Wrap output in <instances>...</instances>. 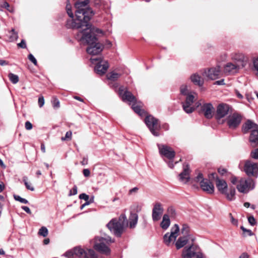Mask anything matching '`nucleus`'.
<instances>
[{"label":"nucleus","mask_w":258,"mask_h":258,"mask_svg":"<svg viewBox=\"0 0 258 258\" xmlns=\"http://www.w3.org/2000/svg\"><path fill=\"white\" fill-rule=\"evenodd\" d=\"M177 162L178 161H176L174 163L172 159L169 160V161L167 162V164L169 167H170V168H173L174 166V164H176Z\"/></svg>","instance_id":"obj_52"},{"label":"nucleus","mask_w":258,"mask_h":258,"mask_svg":"<svg viewBox=\"0 0 258 258\" xmlns=\"http://www.w3.org/2000/svg\"><path fill=\"white\" fill-rule=\"evenodd\" d=\"M114 242V240L109 236L105 235L104 237L97 236L95 238L93 247L98 252L107 255L110 253V249L106 244Z\"/></svg>","instance_id":"obj_4"},{"label":"nucleus","mask_w":258,"mask_h":258,"mask_svg":"<svg viewBox=\"0 0 258 258\" xmlns=\"http://www.w3.org/2000/svg\"><path fill=\"white\" fill-rule=\"evenodd\" d=\"M52 105L54 108H58L59 107V101L56 98H53Z\"/></svg>","instance_id":"obj_47"},{"label":"nucleus","mask_w":258,"mask_h":258,"mask_svg":"<svg viewBox=\"0 0 258 258\" xmlns=\"http://www.w3.org/2000/svg\"><path fill=\"white\" fill-rule=\"evenodd\" d=\"M201 188L208 194H212L214 192V186L212 182L207 179H203L200 181Z\"/></svg>","instance_id":"obj_19"},{"label":"nucleus","mask_w":258,"mask_h":258,"mask_svg":"<svg viewBox=\"0 0 258 258\" xmlns=\"http://www.w3.org/2000/svg\"><path fill=\"white\" fill-rule=\"evenodd\" d=\"M4 8L6 9L11 13H13L14 11V9L13 8L10 9V5L8 3L6 5V6Z\"/></svg>","instance_id":"obj_60"},{"label":"nucleus","mask_w":258,"mask_h":258,"mask_svg":"<svg viewBox=\"0 0 258 258\" xmlns=\"http://www.w3.org/2000/svg\"><path fill=\"white\" fill-rule=\"evenodd\" d=\"M191 82L195 85L201 86L204 83L203 79L198 74H192L190 76Z\"/></svg>","instance_id":"obj_26"},{"label":"nucleus","mask_w":258,"mask_h":258,"mask_svg":"<svg viewBox=\"0 0 258 258\" xmlns=\"http://www.w3.org/2000/svg\"><path fill=\"white\" fill-rule=\"evenodd\" d=\"M248 221L249 223L251 226H254V225H255L256 224L255 219V218H254V217L253 216H251L248 217Z\"/></svg>","instance_id":"obj_44"},{"label":"nucleus","mask_w":258,"mask_h":258,"mask_svg":"<svg viewBox=\"0 0 258 258\" xmlns=\"http://www.w3.org/2000/svg\"><path fill=\"white\" fill-rule=\"evenodd\" d=\"M164 209L160 203H156L152 209V217L154 221H159L163 213Z\"/></svg>","instance_id":"obj_15"},{"label":"nucleus","mask_w":258,"mask_h":258,"mask_svg":"<svg viewBox=\"0 0 258 258\" xmlns=\"http://www.w3.org/2000/svg\"><path fill=\"white\" fill-rule=\"evenodd\" d=\"M244 170L248 176L256 177L258 174V164L247 160L244 164Z\"/></svg>","instance_id":"obj_13"},{"label":"nucleus","mask_w":258,"mask_h":258,"mask_svg":"<svg viewBox=\"0 0 258 258\" xmlns=\"http://www.w3.org/2000/svg\"><path fill=\"white\" fill-rule=\"evenodd\" d=\"M23 181L26 187V188L31 190L33 191L34 190V188L33 186H32L31 184L28 182V178L27 177H24L23 178Z\"/></svg>","instance_id":"obj_34"},{"label":"nucleus","mask_w":258,"mask_h":258,"mask_svg":"<svg viewBox=\"0 0 258 258\" xmlns=\"http://www.w3.org/2000/svg\"><path fill=\"white\" fill-rule=\"evenodd\" d=\"M79 198L80 199L84 200L86 202L88 201L89 200V197L86 194L83 193L79 195Z\"/></svg>","instance_id":"obj_46"},{"label":"nucleus","mask_w":258,"mask_h":258,"mask_svg":"<svg viewBox=\"0 0 258 258\" xmlns=\"http://www.w3.org/2000/svg\"><path fill=\"white\" fill-rule=\"evenodd\" d=\"M180 90L181 94L185 96L187 95L190 94V93H191V92H190L188 89V86L185 84L181 86Z\"/></svg>","instance_id":"obj_31"},{"label":"nucleus","mask_w":258,"mask_h":258,"mask_svg":"<svg viewBox=\"0 0 258 258\" xmlns=\"http://www.w3.org/2000/svg\"><path fill=\"white\" fill-rule=\"evenodd\" d=\"M241 229L244 232H247L249 236H251V235H252V231L250 230L246 229L243 226H241Z\"/></svg>","instance_id":"obj_54"},{"label":"nucleus","mask_w":258,"mask_h":258,"mask_svg":"<svg viewBox=\"0 0 258 258\" xmlns=\"http://www.w3.org/2000/svg\"><path fill=\"white\" fill-rule=\"evenodd\" d=\"M235 188L233 186H230L229 189V191L227 190L226 193H224V195L226 196L227 200L229 201H233L235 199Z\"/></svg>","instance_id":"obj_28"},{"label":"nucleus","mask_w":258,"mask_h":258,"mask_svg":"<svg viewBox=\"0 0 258 258\" xmlns=\"http://www.w3.org/2000/svg\"><path fill=\"white\" fill-rule=\"evenodd\" d=\"M18 38V33L14 29H12L10 32L9 39L10 41L16 40Z\"/></svg>","instance_id":"obj_32"},{"label":"nucleus","mask_w":258,"mask_h":258,"mask_svg":"<svg viewBox=\"0 0 258 258\" xmlns=\"http://www.w3.org/2000/svg\"><path fill=\"white\" fill-rule=\"evenodd\" d=\"M201 253L199 247L191 243L190 246L185 247L182 252V258H194Z\"/></svg>","instance_id":"obj_9"},{"label":"nucleus","mask_w":258,"mask_h":258,"mask_svg":"<svg viewBox=\"0 0 258 258\" xmlns=\"http://www.w3.org/2000/svg\"><path fill=\"white\" fill-rule=\"evenodd\" d=\"M138 220V215L137 213L131 212L129 217V226L131 228H134L136 227Z\"/></svg>","instance_id":"obj_25"},{"label":"nucleus","mask_w":258,"mask_h":258,"mask_svg":"<svg viewBox=\"0 0 258 258\" xmlns=\"http://www.w3.org/2000/svg\"><path fill=\"white\" fill-rule=\"evenodd\" d=\"M229 216L230 217V221L234 225L237 226L238 225V221L237 220L234 218V217L232 216V214L231 213L229 214Z\"/></svg>","instance_id":"obj_48"},{"label":"nucleus","mask_w":258,"mask_h":258,"mask_svg":"<svg viewBox=\"0 0 258 258\" xmlns=\"http://www.w3.org/2000/svg\"><path fill=\"white\" fill-rule=\"evenodd\" d=\"M190 169L188 165H183V171L179 174V180L182 183H186L190 179Z\"/></svg>","instance_id":"obj_21"},{"label":"nucleus","mask_w":258,"mask_h":258,"mask_svg":"<svg viewBox=\"0 0 258 258\" xmlns=\"http://www.w3.org/2000/svg\"><path fill=\"white\" fill-rule=\"evenodd\" d=\"M18 46L22 48H26L27 46L26 42L24 40H22L21 42L18 44Z\"/></svg>","instance_id":"obj_51"},{"label":"nucleus","mask_w":258,"mask_h":258,"mask_svg":"<svg viewBox=\"0 0 258 258\" xmlns=\"http://www.w3.org/2000/svg\"><path fill=\"white\" fill-rule=\"evenodd\" d=\"M253 68V70L255 72V75L258 77V57H254L252 59Z\"/></svg>","instance_id":"obj_35"},{"label":"nucleus","mask_w":258,"mask_h":258,"mask_svg":"<svg viewBox=\"0 0 258 258\" xmlns=\"http://www.w3.org/2000/svg\"><path fill=\"white\" fill-rule=\"evenodd\" d=\"M72 133L71 131H70L66 133L64 137H62L61 138V140L62 141H71L72 140Z\"/></svg>","instance_id":"obj_38"},{"label":"nucleus","mask_w":258,"mask_h":258,"mask_svg":"<svg viewBox=\"0 0 258 258\" xmlns=\"http://www.w3.org/2000/svg\"><path fill=\"white\" fill-rule=\"evenodd\" d=\"M28 59L33 63L35 66H36L37 64V62L36 59L34 57V56L32 54H29L28 56Z\"/></svg>","instance_id":"obj_45"},{"label":"nucleus","mask_w":258,"mask_h":258,"mask_svg":"<svg viewBox=\"0 0 258 258\" xmlns=\"http://www.w3.org/2000/svg\"><path fill=\"white\" fill-rule=\"evenodd\" d=\"M71 8H72L70 4L69 3V1L68 0L67 6H66L67 12L70 18H73L74 15L72 11Z\"/></svg>","instance_id":"obj_39"},{"label":"nucleus","mask_w":258,"mask_h":258,"mask_svg":"<svg viewBox=\"0 0 258 258\" xmlns=\"http://www.w3.org/2000/svg\"><path fill=\"white\" fill-rule=\"evenodd\" d=\"M216 185L218 190L221 194H224L226 193L228 189V185L225 180L217 178Z\"/></svg>","instance_id":"obj_22"},{"label":"nucleus","mask_w":258,"mask_h":258,"mask_svg":"<svg viewBox=\"0 0 258 258\" xmlns=\"http://www.w3.org/2000/svg\"><path fill=\"white\" fill-rule=\"evenodd\" d=\"M120 76L121 75L120 74L114 72H111L107 74L106 75L107 78L108 80L112 81L117 80Z\"/></svg>","instance_id":"obj_29"},{"label":"nucleus","mask_w":258,"mask_h":258,"mask_svg":"<svg viewBox=\"0 0 258 258\" xmlns=\"http://www.w3.org/2000/svg\"><path fill=\"white\" fill-rule=\"evenodd\" d=\"M230 181L233 184H238L237 178L236 176H232L231 178Z\"/></svg>","instance_id":"obj_56"},{"label":"nucleus","mask_w":258,"mask_h":258,"mask_svg":"<svg viewBox=\"0 0 258 258\" xmlns=\"http://www.w3.org/2000/svg\"><path fill=\"white\" fill-rule=\"evenodd\" d=\"M226 170L224 168H219L218 169V172L221 174L224 175L225 173H226Z\"/></svg>","instance_id":"obj_61"},{"label":"nucleus","mask_w":258,"mask_h":258,"mask_svg":"<svg viewBox=\"0 0 258 258\" xmlns=\"http://www.w3.org/2000/svg\"><path fill=\"white\" fill-rule=\"evenodd\" d=\"M241 120L242 116L240 114L234 113L228 117L226 122L229 128L233 130L239 125Z\"/></svg>","instance_id":"obj_12"},{"label":"nucleus","mask_w":258,"mask_h":258,"mask_svg":"<svg viewBox=\"0 0 258 258\" xmlns=\"http://www.w3.org/2000/svg\"><path fill=\"white\" fill-rule=\"evenodd\" d=\"M214 108L213 105L210 103H205L202 106V111L207 118H211L214 114Z\"/></svg>","instance_id":"obj_20"},{"label":"nucleus","mask_w":258,"mask_h":258,"mask_svg":"<svg viewBox=\"0 0 258 258\" xmlns=\"http://www.w3.org/2000/svg\"><path fill=\"white\" fill-rule=\"evenodd\" d=\"M14 199L16 201H19V202H20L21 203H23V204H28L29 203L28 200H27L25 199L21 198L20 196H19L18 195H14Z\"/></svg>","instance_id":"obj_40"},{"label":"nucleus","mask_w":258,"mask_h":258,"mask_svg":"<svg viewBox=\"0 0 258 258\" xmlns=\"http://www.w3.org/2000/svg\"><path fill=\"white\" fill-rule=\"evenodd\" d=\"M160 154L169 160H172L175 157V153L172 148L165 145L157 144Z\"/></svg>","instance_id":"obj_11"},{"label":"nucleus","mask_w":258,"mask_h":258,"mask_svg":"<svg viewBox=\"0 0 258 258\" xmlns=\"http://www.w3.org/2000/svg\"><path fill=\"white\" fill-rule=\"evenodd\" d=\"M83 174L85 177H89L90 175V171L88 169H84L83 171Z\"/></svg>","instance_id":"obj_55"},{"label":"nucleus","mask_w":258,"mask_h":258,"mask_svg":"<svg viewBox=\"0 0 258 258\" xmlns=\"http://www.w3.org/2000/svg\"><path fill=\"white\" fill-rule=\"evenodd\" d=\"M179 232V227L177 224H175L171 229L170 232L166 233L164 237V242L167 245H169L172 241H175L178 235Z\"/></svg>","instance_id":"obj_10"},{"label":"nucleus","mask_w":258,"mask_h":258,"mask_svg":"<svg viewBox=\"0 0 258 258\" xmlns=\"http://www.w3.org/2000/svg\"><path fill=\"white\" fill-rule=\"evenodd\" d=\"M44 104V99L43 96L39 97L38 99V104L40 107H42Z\"/></svg>","instance_id":"obj_49"},{"label":"nucleus","mask_w":258,"mask_h":258,"mask_svg":"<svg viewBox=\"0 0 258 258\" xmlns=\"http://www.w3.org/2000/svg\"><path fill=\"white\" fill-rule=\"evenodd\" d=\"M230 109L229 106L227 104L221 103L217 107L216 118L220 119L224 117L228 114Z\"/></svg>","instance_id":"obj_17"},{"label":"nucleus","mask_w":258,"mask_h":258,"mask_svg":"<svg viewBox=\"0 0 258 258\" xmlns=\"http://www.w3.org/2000/svg\"><path fill=\"white\" fill-rule=\"evenodd\" d=\"M88 163V159L87 158L84 157L83 158L82 161H81V164L83 165H86Z\"/></svg>","instance_id":"obj_63"},{"label":"nucleus","mask_w":258,"mask_h":258,"mask_svg":"<svg viewBox=\"0 0 258 258\" xmlns=\"http://www.w3.org/2000/svg\"><path fill=\"white\" fill-rule=\"evenodd\" d=\"M38 233L39 235L45 237L48 234V230L45 227H42L39 229Z\"/></svg>","instance_id":"obj_41"},{"label":"nucleus","mask_w":258,"mask_h":258,"mask_svg":"<svg viewBox=\"0 0 258 258\" xmlns=\"http://www.w3.org/2000/svg\"><path fill=\"white\" fill-rule=\"evenodd\" d=\"M236 188L239 192L246 194L254 188V183L250 178H241L239 180Z\"/></svg>","instance_id":"obj_6"},{"label":"nucleus","mask_w":258,"mask_h":258,"mask_svg":"<svg viewBox=\"0 0 258 258\" xmlns=\"http://www.w3.org/2000/svg\"><path fill=\"white\" fill-rule=\"evenodd\" d=\"M237 66L231 62L227 63L224 67V71L226 74L236 73Z\"/></svg>","instance_id":"obj_24"},{"label":"nucleus","mask_w":258,"mask_h":258,"mask_svg":"<svg viewBox=\"0 0 258 258\" xmlns=\"http://www.w3.org/2000/svg\"><path fill=\"white\" fill-rule=\"evenodd\" d=\"M170 224V221L169 216L167 214H164L163 216L162 220L160 223V226L164 230L167 229Z\"/></svg>","instance_id":"obj_27"},{"label":"nucleus","mask_w":258,"mask_h":258,"mask_svg":"<svg viewBox=\"0 0 258 258\" xmlns=\"http://www.w3.org/2000/svg\"><path fill=\"white\" fill-rule=\"evenodd\" d=\"M90 61L92 63H95V71L98 74H104L109 68L107 61L103 59L101 57L91 58Z\"/></svg>","instance_id":"obj_7"},{"label":"nucleus","mask_w":258,"mask_h":258,"mask_svg":"<svg viewBox=\"0 0 258 258\" xmlns=\"http://www.w3.org/2000/svg\"><path fill=\"white\" fill-rule=\"evenodd\" d=\"M251 157L255 159H258V149L252 150L250 154Z\"/></svg>","instance_id":"obj_43"},{"label":"nucleus","mask_w":258,"mask_h":258,"mask_svg":"<svg viewBox=\"0 0 258 258\" xmlns=\"http://www.w3.org/2000/svg\"><path fill=\"white\" fill-rule=\"evenodd\" d=\"M80 258H98L95 251L91 249H84L80 247L74 248L72 250L66 252L64 255L68 258H74V255Z\"/></svg>","instance_id":"obj_5"},{"label":"nucleus","mask_w":258,"mask_h":258,"mask_svg":"<svg viewBox=\"0 0 258 258\" xmlns=\"http://www.w3.org/2000/svg\"><path fill=\"white\" fill-rule=\"evenodd\" d=\"M235 94L236 96L239 99H242L243 98V96L240 93V92L238 90H235Z\"/></svg>","instance_id":"obj_62"},{"label":"nucleus","mask_w":258,"mask_h":258,"mask_svg":"<svg viewBox=\"0 0 258 258\" xmlns=\"http://www.w3.org/2000/svg\"><path fill=\"white\" fill-rule=\"evenodd\" d=\"M8 77L10 81L13 84H16L19 82V77L13 73H10L8 75Z\"/></svg>","instance_id":"obj_33"},{"label":"nucleus","mask_w":258,"mask_h":258,"mask_svg":"<svg viewBox=\"0 0 258 258\" xmlns=\"http://www.w3.org/2000/svg\"><path fill=\"white\" fill-rule=\"evenodd\" d=\"M204 178H203V174L202 173H199L198 174V175L197 176V177H196V181H198V182H200L203 180Z\"/></svg>","instance_id":"obj_58"},{"label":"nucleus","mask_w":258,"mask_h":258,"mask_svg":"<svg viewBox=\"0 0 258 258\" xmlns=\"http://www.w3.org/2000/svg\"><path fill=\"white\" fill-rule=\"evenodd\" d=\"M73 193L72 192V191L70 190V192L69 193V196H72V195H76L77 194V186L75 185L73 188Z\"/></svg>","instance_id":"obj_53"},{"label":"nucleus","mask_w":258,"mask_h":258,"mask_svg":"<svg viewBox=\"0 0 258 258\" xmlns=\"http://www.w3.org/2000/svg\"><path fill=\"white\" fill-rule=\"evenodd\" d=\"M25 126L26 130H30L32 128L33 125L30 121H27L25 122Z\"/></svg>","instance_id":"obj_50"},{"label":"nucleus","mask_w":258,"mask_h":258,"mask_svg":"<svg viewBox=\"0 0 258 258\" xmlns=\"http://www.w3.org/2000/svg\"><path fill=\"white\" fill-rule=\"evenodd\" d=\"M89 3V0L79 1L75 4L77 9L75 12L76 18L67 22V25L72 28L82 29L76 35V38L82 43L87 45V52L95 55L100 54L103 50L104 46L98 42V35H103L101 30L92 27L89 24L91 17L93 15V11L85 7Z\"/></svg>","instance_id":"obj_1"},{"label":"nucleus","mask_w":258,"mask_h":258,"mask_svg":"<svg viewBox=\"0 0 258 258\" xmlns=\"http://www.w3.org/2000/svg\"><path fill=\"white\" fill-rule=\"evenodd\" d=\"M8 3L4 0H0V7L4 8Z\"/></svg>","instance_id":"obj_59"},{"label":"nucleus","mask_w":258,"mask_h":258,"mask_svg":"<svg viewBox=\"0 0 258 258\" xmlns=\"http://www.w3.org/2000/svg\"><path fill=\"white\" fill-rule=\"evenodd\" d=\"M122 99L123 101H126L131 103H134L137 101L135 97L131 92L128 91L124 92L123 94L122 95Z\"/></svg>","instance_id":"obj_23"},{"label":"nucleus","mask_w":258,"mask_h":258,"mask_svg":"<svg viewBox=\"0 0 258 258\" xmlns=\"http://www.w3.org/2000/svg\"><path fill=\"white\" fill-rule=\"evenodd\" d=\"M167 213V215L171 218H175L176 215V211L173 207H169L168 208Z\"/></svg>","instance_id":"obj_36"},{"label":"nucleus","mask_w":258,"mask_h":258,"mask_svg":"<svg viewBox=\"0 0 258 258\" xmlns=\"http://www.w3.org/2000/svg\"><path fill=\"white\" fill-rule=\"evenodd\" d=\"M197 96V95L194 92L190 93V94L186 95L185 102L183 104V108L186 113H190L195 110V108L191 107V105Z\"/></svg>","instance_id":"obj_14"},{"label":"nucleus","mask_w":258,"mask_h":258,"mask_svg":"<svg viewBox=\"0 0 258 258\" xmlns=\"http://www.w3.org/2000/svg\"><path fill=\"white\" fill-rule=\"evenodd\" d=\"M248 257H249L248 255L247 254V253H246L245 252L242 253L239 256V258H248Z\"/></svg>","instance_id":"obj_64"},{"label":"nucleus","mask_w":258,"mask_h":258,"mask_svg":"<svg viewBox=\"0 0 258 258\" xmlns=\"http://www.w3.org/2000/svg\"><path fill=\"white\" fill-rule=\"evenodd\" d=\"M145 121L152 134L155 136H158L159 135L158 131L160 128L158 120L149 115L146 117Z\"/></svg>","instance_id":"obj_8"},{"label":"nucleus","mask_w":258,"mask_h":258,"mask_svg":"<svg viewBox=\"0 0 258 258\" xmlns=\"http://www.w3.org/2000/svg\"><path fill=\"white\" fill-rule=\"evenodd\" d=\"M132 109L134 111L140 115H142L144 113V110L141 108V106L137 104L136 102L133 103Z\"/></svg>","instance_id":"obj_30"},{"label":"nucleus","mask_w":258,"mask_h":258,"mask_svg":"<svg viewBox=\"0 0 258 258\" xmlns=\"http://www.w3.org/2000/svg\"><path fill=\"white\" fill-rule=\"evenodd\" d=\"M220 74V68L219 66L216 68H213L209 69L207 71H205L203 75L207 78L211 80H216L219 77Z\"/></svg>","instance_id":"obj_18"},{"label":"nucleus","mask_w":258,"mask_h":258,"mask_svg":"<svg viewBox=\"0 0 258 258\" xmlns=\"http://www.w3.org/2000/svg\"><path fill=\"white\" fill-rule=\"evenodd\" d=\"M181 233L183 235H192L189 234V227L186 224H183L181 228Z\"/></svg>","instance_id":"obj_37"},{"label":"nucleus","mask_w":258,"mask_h":258,"mask_svg":"<svg viewBox=\"0 0 258 258\" xmlns=\"http://www.w3.org/2000/svg\"><path fill=\"white\" fill-rule=\"evenodd\" d=\"M250 131L249 142L251 145L254 147L258 145V125L251 120H247L242 125V131L247 134Z\"/></svg>","instance_id":"obj_3"},{"label":"nucleus","mask_w":258,"mask_h":258,"mask_svg":"<svg viewBox=\"0 0 258 258\" xmlns=\"http://www.w3.org/2000/svg\"><path fill=\"white\" fill-rule=\"evenodd\" d=\"M21 208L24 211H25L28 214H31V210L30 209H29V208L28 207H27V206H22L21 207Z\"/></svg>","instance_id":"obj_57"},{"label":"nucleus","mask_w":258,"mask_h":258,"mask_svg":"<svg viewBox=\"0 0 258 258\" xmlns=\"http://www.w3.org/2000/svg\"><path fill=\"white\" fill-rule=\"evenodd\" d=\"M195 240V237L193 235H183L180 236L175 243V246L177 249L184 247L190 241L191 243Z\"/></svg>","instance_id":"obj_16"},{"label":"nucleus","mask_w":258,"mask_h":258,"mask_svg":"<svg viewBox=\"0 0 258 258\" xmlns=\"http://www.w3.org/2000/svg\"><path fill=\"white\" fill-rule=\"evenodd\" d=\"M132 209L136 213L140 212L142 210V206L138 204H135L132 206Z\"/></svg>","instance_id":"obj_42"},{"label":"nucleus","mask_w":258,"mask_h":258,"mask_svg":"<svg viewBox=\"0 0 258 258\" xmlns=\"http://www.w3.org/2000/svg\"><path fill=\"white\" fill-rule=\"evenodd\" d=\"M127 224V219L124 215H121L118 219H112L107 224V227L116 236H121L125 226Z\"/></svg>","instance_id":"obj_2"}]
</instances>
